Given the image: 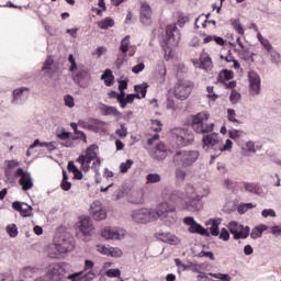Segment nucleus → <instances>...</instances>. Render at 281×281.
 Listing matches in <instances>:
<instances>
[{"instance_id":"1","label":"nucleus","mask_w":281,"mask_h":281,"mask_svg":"<svg viewBox=\"0 0 281 281\" xmlns=\"http://www.w3.org/2000/svg\"><path fill=\"white\" fill-rule=\"evenodd\" d=\"M168 192V188H165L162 191V196L165 199H168L170 203H173L171 205H175V207H177V205H180L181 207H186L187 210H190V207H192V210L196 211L203 207L201 204V198H199V194H196V190L194 189V187L190 184L187 186L186 193L177 190L171 191L169 194Z\"/></svg>"},{"instance_id":"2","label":"nucleus","mask_w":281,"mask_h":281,"mask_svg":"<svg viewBox=\"0 0 281 281\" xmlns=\"http://www.w3.org/2000/svg\"><path fill=\"white\" fill-rule=\"evenodd\" d=\"M98 145L92 144L77 158L76 161L80 164V168L83 172H89L90 170L98 172V170H100L102 160L98 157Z\"/></svg>"},{"instance_id":"3","label":"nucleus","mask_w":281,"mask_h":281,"mask_svg":"<svg viewBox=\"0 0 281 281\" xmlns=\"http://www.w3.org/2000/svg\"><path fill=\"white\" fill-rule=\"evenodd\" d=\"M191 127L194 133L205 135V133L214 131V123L210 122V114L207 112H200L192 116Z\"/></svg>"},{"instance_id":"4","label":"nucleus","mask_w":281,"mask_h":281,"mask_svg":"<svg viewBox=\"0 0 281 281\" xmlns=\"http://www.w3.org/2000/svg\"><path fill=\"white\" fill-rule=\"evenodd\" d=\"M166 38H167V46L164 47L165 60H170L172 56V47L179 46V41H181V33H179L177 23L167 25Z\"/></svg>"},{"instance_id":"5","label":"nucleus","mask_w":281,"mask_h":281,"mask_svg":"<svg viewBox=\"0 0 281 281\" xmlns=\"http://www.w3.org/2000/svg\"><path fill=\"white\" fill-rule=\"evenodd\" d=\"M196 159H199L196 150H177L172 157V164L176 168H190Z\"/></svg>"},{"instance_id":"6","label":"nucleus","mask_w":281,"mask_h":281,"mask_svg":"<svg viewBox=\"0 0 281 281\" xmlns=\"http://www.w3.org/2000/svg\"><path fill=\"white\" fill-rule=\"evenodd\" d=\"M194 89V83L188 79H178L175 83L173 88L171 89V93L177 100H188L192 94Z\"/></svg>"},{"instance_id":"7","label":"nucleus","mask_w":281,"mask_h":281,"mask_svg":"<svg viewBox=\"0 0 281 281\" xmlns=\"http://www.w3.org/2000/svg\"><path fill=\"white\" fill-rule=\"evenodd\" d=\"M92 267H94L93 261L87 259L85 261V269L82 271L69 274L67 277V280H71V281H93L95 279V272L91 271V270L89 271V269H91ZM85 271H88V272L85 273Z\"/></svg>"},{"instance_id":"8","label":"nucleus","mask_w":281,"mask_h":281,"mask_svg":"<svg viewBox=\"0 0 281 281\" xmlns=\"http://www.w3.org/2000/svg\"><path fill=\"white\" fill-rule=\"evenodd\" d=\"M172 137L177 146H190L194 142V134L188 132L184 128H175L172 130Z\"/></svg>"},{"instance_id":"9","label":"nucleus","mask_w":281,"mask_h":281,"mask_svg":"<svg viewBox=\"0 0 281 281\" xmlns=\"http://www.w3.org/2000/svg\"><path fill=\"white\" fill-rule=\"evenodd\" d=\"M132 218L135 223L146 224L157 221V214L150 209H140L132 212Z\"/></svg>"},{"instance_id":"10","label":"nucleus","mask_w":281,"mask_h":281,"mask_svg":"<svg viewBox=\"0 0 281 281\" xmlns=\"http://www.w3.org/2000/svg\"><path fill=\"white\" fill-rule=\"evenodd\" d=\"M228 229L231 234H233L235 240H240V238H248L249 233L251 232V228H249V226H244L243 224H239L235 221L228 224Z\"/></svg>"},{"instance_id":"11","label":"nucleus","mask_w":281,"mask_h":281,"mask_svg":"<svg viewBox=\"0 0 281 281\" xmlns=\"http://www.w3.org/2000/svg\"><path fill=\"white\" fill-rule=\"evenodd\" d=\"M72 80L81 89H87L91 82V72L83 67H79L76 72H72Z\"/></svg>"},{"instance_id":"12","label":"nucleus","mask_w":281,"mask_h":281,"mask_svg":"<svg viewBox=\"0 0 281 281\" xmlns=\"http://www.w3.org/2000/svg\"><path fill=\"white\" fill-rule=\"evenodd\" d=\"M14 177L16 179H19V183L22 187V190L24 192H27V190H32V188H34V181L32 180V175H30L29 172H25V170H23V168H18Z\"/></svg>"},{"instance_id":"13","label":"nucleus","mask_w":281,"mask_h":281,"mask_svg":"<svg viewBox=\"0 0 281 281\" xmlns=\"http://www.w3.org/2000/svg\"><path fill=\"white\" fill-rule=\"evenodd\" d=\"M77 227L83 236H91V234H93V232L95 231V227L93 226V221L91 220V217L88 216L79 217Z\"/></svg>"},{"instance_id":"14","label":"nucleus","mask_w":281,"mask_h":281,"mask_svg":"<svg viewBox=\"0 0 281 281\" xmlns=\"http://www.w3.org/2000/svg\"><path fill=\"white\" fill-rule=\"evenodd\" d=\"M54 251L48 252V256L53 259L59 258L60 254H67V251H71L72 246L69 240L64 239L61 244L54 245Z\"/></svg>"},{"instance_id":"15","label":"nucleus","mask_w":281,"mask_h":281,"mask_svg":"<svg viewBox=\"0 0 281 281\" xmlns=\"http://www.w3.org/2000/svg\"><path fill=\"white\" fill-rule=\"evenodd\" d=\"M140 23L143 25H151L153 24V9H150V5L146 2H143L140 4Z\"/></svg>"},{"instance_id":"16","label":"nucleus","mask_w":281,"mask_h":281,"mask_svg":"<svg viewBox=\"0 0 281 281\" xmlns=\"http://www.w3.org/2000/svg\"><path fill=\"white\" fill-rule=\"evenodd\" d=\"M248 80L250 86V93L252 95H258V93H260V76L258 72L250 70L248 72Z\"/></svg>"},{"instance_id":"17","label":"nucleus","mask_w":281,"mask_h":281,"mask_svg":"<svg viewBox=\"0 0 281 281\" xmlns=\"http://www.w3.org/2000/svg\"><path fill=\"white\" fill-rule=\"evenodd\" d=\"M12 207L15 212H19L23 218L32 216L33 207L25 202L14 201Z\"/></svg>"},{"instance_id":"18","label":"nucleus","mask_w":281,"mask_h":281,"mask_svg":"<svg viewBox=\"0 0 281 281\" xmlns=\"http://www.w3.org/2000/svg\"><path fill=\"white\" fill-rule=\"evenodd\" d=\"M177 206L172 204H168V202H162L158 204L156 209V218H159L162 216V218H166L170 213L176 212Z\"/></svg>"},{"instance_id":"19","label":"nucleus","mask_w":281,"mask_h":281,"mask_svg":"<svg viewBox=\"0 0 281 281\" xmlns=\"http://www.w3.org/2000/svg\"><path fill=\"white\" fill-rule=\"evenodd\" d=\"M150 156L153 159L161 161L168 157V148L164 143H159L156 147L150 150Z\"/></svg>"},{"instance_id":"20","label":"nucleus","mask_w":281,"mask_h":281,"mask_svg":"<svg viewBox=\"0 0 281 281\" xmlns=\"http://www.w3.org/2000/svg\"><path fill=\"white\" fill-rule=\"evenodd\" d=\"M63 268L58 263H52L48 266L46 276L49 280L58 281L61 278Z\"/></svg>"},{"instance_id":"21","label":"nucleus","mask_w":281,"mask_h":281,"mask_svg":"<svg viewBox=\"0 0 281 281\" xmlns=\"http://www.w3.org/2000/svg\"><path fill=\"white\" fill-rule=\"evenodd\" d=\"M202 142L204 146H210L211 148H214V150H218L221 146V139H218V134L216 133L204 136Z\"/></svg>"},{"instance_id":"22","label":"nucleus","mask_w":281,"mask_h":281,"mask_svg":"<svg viewBox=\"0 0 281 281\" xmlns=\"http://www.w3.org/2000/svg\"><path fill=\"white\" fill-rule=\"evenodd\" d=\"M156 237L161 243H167L168 245H179L181 243V239L171 233H157Z\"/></svg>"},{"instance_id":"23","label":"nucleus","mask_w":281,"mask_h":281,"mask_svg":"<svg viewBox=\"0 0 281 281\" xmlns=\"http://www.w3.org/2000/svg\"><path fill=\"white\" fill-rule=\"evenodd\" d=\"M90 212L94 221H104L106 218V211L95 203L91 205Z\"/></svg>"},{"instance_id":"24","label":"nucleus","mask_w":281,"mask_h":281,"mask_svg":"<svg viewBox=\"0 0 281 281\" xmlns=\"http://www.w3.org/2000/svg\"><path fill=\"white\" fill-rule=\"evenodd\" d=\"M200 67L201 69H204V71H212L214 68V64H212V58L207 53H203L200 57Z\"/></svg>"},{"instance_id":"25","label":"nucleus","mask_w":281,"mask_h":281,"mask_svg":"<svg viewBox=\"0 0 281 281\" xmlns=\"http://www.w3.org/2000/svg\"><path fill=\"white\" fill-rule=\"evenodd\" d=\"M101 236L103 238H105L106 240H120V232H117V229L111 228V227H105L102 231Z\"/></svg>"},{"instance_id":"26","label":"nucleus","mask_w":281,"mask_h":281,"mask_svg":"<svg viewBox=\"0 0 281 281\" xmlns=\"http://www.w3.org/2000/svg\"><path fill=\"white\" fill-rule=\"evenodd\" d=\"M189 233L200 234V236H210V232L207 231V228H203L202 225L196 222L190 225Z\"/></svg>"},{"instance_id":"27","label":"nucleus","mask_w":281,"mask_h":281,"mask_svg":"<svg viewBox=\"0 0 281 281\" xmlns=\"http://www.w3.org/2000/svg\"><path fill=\"white\" fill-rule=\"evenodd\" d=\"M237 55L241 60H251L254 63V53L249 52L248 47H241L240 49H236Z\"/></svg>"},{"instance_id":"28","label":"nucleus","mask_w":281,"mask_h":281,"mask_svg":"<svg viewBox=\"0 0 281 281\" xmlns=\"http://www.w3.org/2000/svg\"><path fill=\"white\" fill-rule=\"evenodd\" d=\"M131 203H134L135 205H139L144 203V190H137L133 191L130 198Z\"/></svg>"},{"instance_id":"29","label":"nucleus","mask_w":281,"mask_h":281,"mask_svg":"<svg viewBox=\"0 0 281 281\" xmlns=\"http://www.w3.org/2000/svg\"><path fill=\"white\" fill-rule=\"evenodd\" d=\"M267 229H269V227L265 224L256 226L255 228H252L250 233V238H252V240H256L257 238H261L262 233L267 232Z\"/></svg>"},{"instance_id":"30","label":"nucleus","mask_w":281,"mask_h":281,"mask_svg":"<svg viewBox=\"0 0 281 281\" xmlns=\"http://www.w3.org/2000/svg\"><path fill=\"white\" fill-rule=\"evenodd\" d=\"M101 80H104L105 87H111L113 86L115 76H113V71L111 69H105V71L101 76Z\"/></svg>"},{"instance_id":"31","label":"nucleus","mask_w":281,"mask_h":281,"mask_svg":"<svg viewBox=\"0 0 281 281\" xmlns=\"http://www.w3.org/2000/svg\"><path fill=\"white\" fill-rule=\"evenodd\" d=\"M90 128L94 131V133H106V123L94 120V122L90 125Z\"/></svg>"},{"instance_id":"32","label":"nucleus","mask_w":281,"mask_h":281,"mask_svg":"<svg viewBox=\"0 0 281 281\" xmlns=\"http://www.w3.org/2000/svg\"><path fill=\"white\" fill-rule=\"evenodd\" d=\"M36 146H41V148H47L49 150H56V142L41 143L40 139H35L34 143L30 145V148H36Z\"/></svg>"},{"instance_id":"33","label":"nucleus","mask_w":281,"mask_h":281,"mask_svg":"<svg viewBox=\"0 0 281 281\" xmlns=\"http://www.w3.org/2000/svg\"><path fill=\"white\" fill-rule=\"evenodd\" d=\"M67 170L68 172H72L74 179H77V180L82 179V171L76 167L74 161H68Z\"/></svg>"},{"instance_id":"34","label":"nucleus","mask_w":281,"mask_h":281,"mask_svg":"<svg viewBox=\"0 0 281 281\" xmlns=\"http://www.w3.org/2000/svg\"><path fill=\"white\" fill-rule=\"evenodd\" d=\"M244 188H245L246 192H250L251 194H261L262 193V189L260 188V184L245 182Z\"/></svg>"},{"instance_id":"35","label":"nucleus","mask_w":281,"mask_h":281,"mask_svg":"<svg viewBox=\"0 0 281 281\" xmlns=\"http://www.w3.org/2000/svg\"><path fill=\"white\" fill-rule=\"evenodd\" d=\"M231 25H232L233 30H235V32H237V34H239V36H245V27L240 23L239 19H232Z\"/></svg>"},{"instance_id":"36","label":"nucleus","mask_w":281,"mask_h":281,"mask_svg":"<svg viewBox=\"0 0 281 281\" xmlns=\"http://www.w3.org/2000/svg\"><path fill=\"white\" fill-rule=\"evenodd\" d=\"M134 91L136 92V95H139L140 100L142 98H146V93H148V83L143 82L135 86Z\"/></svg>"},{"instance_id":"37","label":"nucleus","mask_w":281,"mask_h":281,"mask_svg":"<svg viewBox=\"0 0 281 281\" xmlns=\"http://www.w3.org/2000/svg\"><path fill=\"white\" fill-rule=\"evenodd\" d=\"M211 227H210V233L211 236H220L221 229L218 228V225H221V220H210Z\"/></svg>"},{"instance_id":"38","label":"nucleus","mask_w":281,"mask_h":281,"mask_svg":"<svg viewBox=\"0 0 281 281\" xmlns=\"http://www.w3.org/2000/svg\"><path fill=\"white\" fill-rule=\"evenodd\" d=\"M128 49H131V35H126L120 44V52L122 54H128Z\"/></svg>"},{"instance_id":"39","label":"nucleus","mask_w":281,"mask_h":281,"mask_svg":"<svg viewBox=\"0 0 281 281\" xmlns=\"http://www.w3.org/2000/svg\"><path fill=\"white\" fill-rule=\"evenodd\" d=\"M234 78V71L232 70H222L217 77L218 82H225Z\"/></svg>"},{"instance_id":"40","label":"nucleus","mask_w":281,"mask_h":281,"mask_svg":"<svg viewBox=\"0 0 281 281\" xmlns=\"http://www.w3.org/2000/svg\"><path fill=\"white\" fill-rule=\"evenodd\" d=\"M60 188L64 190V192H69V190H71V182H69V176H67V171L65 170L63 171Z\"/></svg>"},{"instance_id":"41","label":"nucleus","mask_w":281,"mask_h":281,"mask_svg":"<svg viewBox=\"0 0 281 281\" xmlns=\"http://www.w3.org/2000/svg\"><path fill=\"white\" fill-rule=\"evenodd\" d=\"M98 25L101 30H108V27H113L115 25V21L111 18H105L99 21Z\"/></svg>"},{"instance_id":"42","label":"nucleus","mask_w":281,"mask_h":281,"mask_svg":"<svg viewBox=\"0 0 281 281\" xmlns=\"http://www.w3.org/2000/svg\"><path fill=\"white\" fill-rule=\"evenodd\" d=\"M257 38L261 43V45L265 47V49H267V52L271 53V50L273 49V46L271 45L269 40L263 38L262 34H260V33L257 34Z\"/></svg>"},{"instance_id":"43","label":"nucleus","mask_w":281,"mask_h":281,"mask_svg":"<svg viewBox=\"0 0 281 281\" xmlns=\"http://www.w3.org/2000/svg\"><path fill=\"white\" fill-rule=\"evenodd\" d=\"M24 91H30L29 88L22 87L18 88L13 91V103H16L18 100H21V95H23Z\"/></svg>"},{"instance_id":"44","label":"nucleus","mask_w":281,"mask_h":281,"mask_svg":"<svg viewBox=\"0 0 281 281\" xmlns=\"http://www.w3.org/2000/svg\"><path fill=\"white\" fill-rule=\"evenodd\" d=\"M52 67H54V57L48 56L42 67V71H46L47 74H49Z\"/></svg>"},{"instance_id":"45","label":"nucleus","mask_w":281,"mask_h":281,"mask_svg":"<svg viewBox=\"0 0 281 281\" xmlns=\"http://www.w3.org/2000/svg\"><path fill=\"white\" fill-rule=\"evenodd\" d=\"M7 234H9L11 238H16L19 236V228L16 227V224L8 225Z\"/></svg>"},{"instance_id":"46","label":"nucleus","mask_w":281,"mask_h":281,"mask_svg":"<svg viewBox=\"0 0 281 281\" xmlns=\"http://www.w3.org/2000/svg\"><path fill=\"white\" fill-rule=\"evenodd\" d=\"M147 184L148 183H159L161 181V175L159 173H149L146 176Z\"/></svg>"},{"instance_id":"47","label":"nucleus","mask_w":281,"mask_h":281,"mask_svg":"<svg viewBox=\"0 0 281 281\" xmlns=\"http://www.w3.org/2000/svg\"><path fill=\"white\" fill-rule=\"evenodd\" d=\"M186 177H188V173L186 172V170L181 169V167H177L176 169L177 181H186Z\"/></svg>"},{"instance_id":"48","label":"nucleus","mask_w":281,"mask_h":281,"mask_svg":"<svg viewBox=\"0 0 281 281\" xmlns=\"http://www.w3.org/2000/svg\"><path fill=\"white\" fill-rule=\"evenodd\" d=\"M126 92L124 90H120V93H117V102L121 105V109H126Z\"/></svg>"},{"instance_id":"49","label":"nucleus","mask_w":281,"mask_h":281,"mask_svg":"<svg viewBox=\"0 0 281 281\" xmlns=\"http://www.w3.org/2000/svg\"><path fill=\"white\" fill-rule=\"evenodd\" d=\"M70 126L75 131L76 135H80V137H78V138L82 139V142H85V144H87V134H85V132L78 131V125L76 123H71Z\"/></svg>"},{"instance_id":"50","label":"nucleus","mask_w":281,"mask_h":281,"mask_svg":"<svg viewBox=\"0 0 281 281\" xmlns=\"http://www.w3.org/2000/svg\"><path fill=\"white\" fill-rule=\"evenodd\" d=\"M64 102H65V105L68 106V109H74V106H76L75 99L71 94H66L64 97Z\"/></svg>"},{"instance_id":"51","label":"nucleus","mask_w":281,"mask_h":281,"mask_svg":"<svg viewBox=\"0 0 281 281\" xmlns=\"http://www.w3.org/2000/svg\"><path fill=\"white\" fill-rule=\"evenodd\" d=\"M233 146H234V143L232 142V139H227L225 145H223V143L220 140V148H218V150L221 153H225V150H232Z\"/></svg>"},{"instance_id":"52","label":"nucleus","mask_w":281,"mask_h":281,"mask_svg":"<svg viewBox=\"0 0 281 281\" xmlns=\"http://www.w3.org/2000/svg\"><path fill=\"white\" fill-rule=\"evenodd\" d=\"M106 278H120L122 276V271L120 269H109L105 271Z\"/></svg>"},{"instance_id":"53","label":"nucleus","mask_w":281,"mask_h":281,"mask_svg":"<svg viewBox=\"0 0 281 281\" xmlns=\"http://www.w3.org/2000/svg\"><path fill=\"white\" fill-rule=\"evenodd\" d=\"M132 166H133V160L127 159L126 162L121 164L120 170L121 172L126 173L128 172V170H131Z\"/></svg>"},{"instance_id":"54","label":"nucleus","mask_w":281,"mask_h":281,"mask_svg":"<svg viewBox=\"0 0 281 281\" xmlns=\"http://www.w3.org/2000/svg\"><path fill=\"white\" fill-rule=\"evenodd\" d=\"M209 276H211V278H216L217 280H222V281H231L232 280L229 274L210 272Z\"/></svg>"},{"instance_id":"55","label":"nucleus","mask_w":281,"mask_h":281,"mask_svg":"<svg viewBox=\"0 0 281 281\" xmlns=\"http://www.w3.org/2000/svg\"><path fill=\"white\" fill-rule=\"evenodd\" d=\"M68 63H70L69 71L74 74L78 69V64L76 63V58L72 54L68 56Z\"/></svg>"},{"instance_id":"56","label":"nucleus","mask_w":281,"mask_h":281,"mask_svg":"<svg viewBox=\"0 0 281 281\" xmlns=\"http://www.w3.org/2000/svg\"><path fill=\"white\" fill-rule=\"evenodd\" d=\"M135 99L142 100V97H139V94H127L124 99L125 106L126 104H133L135 102Z\"/></svg>"},{"instance_id":"57","label":"nucleus","mask_w":281,"mask_h":281,"mask_svg":"<svg viewBox=\"0 0 281 281\" xmlns=\"http://www.w3.org/2000/svg\"><path fill=\"white\" fill-rule=\"evenodd\" d=\"M124 252H122V249L110 247V255L112 258H122Z\"/></svg>"},{"instance_id":"58","label":"nucleus","mask_w":281,"mask_h":281,"mask_svg":"<svg viewBox=\"0 0 281 281\" xmlns=\"http://www.w3.org/2000/svg\"><path fill=\"white\" fill-rule=\"evenodd\" d=\"M57 137L58 139H61V142H67V139L71 137V134L63 128L61 132L57 133Z\"/></svg>"},{"instance_id":"59","label":"nucleus","mask_w":281,"mask_h":281,"mask_svg":"<svg viewBox=\"0 0 281 281\" xmlns=\"http://www.w3.org/2000/svg\"><path fill=\"white\" fill-rule=\"evenodd\" d=\"M261 215L263 216V218H269V216L271 218H276L277 216L276 211L273 209H265Z\"/></svg>"},{"instance_id":"60","label":"nucleus","mask_w":281,"mask_h":281,"mask_svg":"<svg viewBox=\"0 0 281 281\" xmlns=\"http://www.w3.org/2000/svg\"><path fill=\"white\" fill-rule=\"evenodd\" d=\"M150 128H151V131H154V133L161 132V121H159V120L151 121Z\"/></svg>"},{"instance_id":"61","label":"nucleus","mask_w":281,"mask_h":281,"mask_svg":"<svg viewBox=\"0 0 281 281\" xmlns=\"http://www.w3.org/2000/svg\"><path fill=\"white\" fill-rule=\"evenodd\" d=\"M229 100L233 104H236V102H238V100H240V93L236 90H232Z\"/></svg>"},{"instance_id":"62","label":"nucleus","mask_w":281,"mask_h":281,"mask_svg":"<svg viewBox=\"0 0 281 281\" xmlns=\"http://www.w3.org/2000/svg\"><path fill=\"white\" fill-rule=\"evenodd\" d=\"M220 239L225 241L229 240V231H227V228L221 229Z\"/></svg>"},{"instance_id":"63","label":"nucleus","mask_w":281,"mask_h":281,"mask_svg":"<svg viewBox=\"0 0 281 281\" xmlns=\"http://www.w3.org/2000/svg\"><path fill=\"white\" fill-rule=\"evenodd\" d=\"M0 281H14V277H12V273H0Z\"/></svg>"},{"instance_id":"64","label":"nucleus","mask_w":281,"mask_h":281,"mask_svg":"<svg viewBox=\"0 0 281 281\" xmlns=\"http://www.w3.org/2000/svg\"><path fill=\"white\" fill-rule=\"evenodd\" d=\"M228 121L229 122H236L238 123V120H236V111L228 109L227 110Z\"/></svg>"}]
</instances>
